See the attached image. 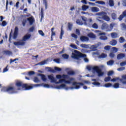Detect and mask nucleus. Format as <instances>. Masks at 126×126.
Segmentation results:
<instances>
[{
    "label": "nucleus",
    "mask_w": 126,
    "mask_h": 126,
    "mask_svg": "<svg viewBox=\"0 0 126 126\" xmlns=\"http://www.w3.org/2000/svg\"><path fill=\"white\" fill-rule=\"evenodd\" d=\"M15 85L18 87L17 89L14 87H8L6 89V91L9 94H15L17 93L18 90H21V87L25 88L26 90H30V89H33V86H29L27 84H24L23 82L20 81L16 82Z\"/></svg>",
    "instance_id": "obj_1"
},
{
    "label": "nucleus",
    "mask_w": 126,
    "mask_h": 126,
    "mask_svg": "<svg viewBox=\"0 0 126 126\" xmlns=\"http://www.w3.org/2000/svg\"><path fill=\"white\" fill-rule=\"evenodd\" d=\"M87 69L88 70H91L93 69V71H95L97 73L98 76H103V75H104V72L102 71V69H101L98 66H95L93 67H91V66H87Z\"/></svg>",
    "instance_id": "obj_2"
},
{
    "label": "nucleus",
    "mask_w": 126,
    "mask_h": 126,
    "mask_svg": "<svg viewBox=\"0 0 126 126\" xmlns=\"http://www.w3.org/2000/svg\"><path fill=\"white\" fill-rule=\"evenodd\" d=\"M74 53H72V58L76 60H78L80 58H86V55L83 54L77 50L74 51Z\"/></svg>",
    "instance_id": "obj_3"
},
{
    "label": "nucleus",
    "mask_w": 126,
    "mask_h": 126,
    "mask_svg": "<svg viewBox=\"0 0 126 126\" xmlns=\"http://www.w3.org/2000/svg\"><path fill=\"white\" fill-rule=\"evenodd\" d=\"M98 15H99V16H102L103 19L104 20H105V21H109L110 20V17L108 16H107V13L105 12H101L99 13H98Z\"/></svg>",
    "instance_id": "obj_4"
},
{
    "label": "nucleus",
    "mask_w": 126,
    "mask_h": 126,
    "mask_svg": "<svg viewBox=\"0 0 126 126\" xmlns=\"http://www.w3.org/2000/svg\"><path fill=\"white\" fill-rule=\"evenodd\" d=\"M73 80H74V78H70L69 80H66L64 79H60L59 82H56V84H59V83H63V82H64V83H66V84H70L71 81H73Z\"/></svg>",
    "instance_id": "obj_5"
},
{
    "label": "nucleus",
    "mask_w": 126,
    "mask_h": 126,
    "mask_svg": "<svg viewBox=\"0 0 126 126\" xmlns=\"http://www.w3.org/2000/svg\"><path fill=\"white\" fill-rule=\"evenodd\" d=\"M72 85L73 86H75V89H79V88H80V86H83V85H84V84L83 83H77L76 82H74L72 83Z\"/></svg>",
    "instance_id": "obj_6"
},
{
    "label": "nucleus",
    "mask_w": 126,
    "mask_h": 126,
    "mask_svg": "<svg viewBox=\"0 0 126 126\" xmlns=\"http://www.w3.org/2000/svg\"><path fill=\"white\" fill-rule=\"evenodd\" d=\"M18 27H15L14 33L13 34V38L14 39H16L18 36Z\"/></svg>",
    "instance_id": "obj_7"
},
{
    "label": "nucleus",
    "mask_w": 126,
    "mask_h": 126,
    "mask_svg": "<svg viewBox=\"0 0 126 126\" xmlns=\"http://www.w3.org/2000/svg\"><path fill=\"white\" fill-rule=\"evenodd\" d=\"M126 17V10L123 12L122 14L120 15L118 18L119 21H122L123 19Z\"/></svg>",
    "instance_id": "obj_8"
},
{
    "label": "nucleus",
    "mask_w": 126,
    "mask_h": 126,
    "mask_svg": "<svg viewBox=\"0 0 126 126\" xmlns=\"http://www.w3.org/2000/svg\"><path fill=\"white\" fill-rule=\"evenodd\" d=\"M80 40L81 42H88V41H89V38L86 36H81L80 37Z\"/></svg>",
    "instance_id": "obj_9"
},
{
    "label": "nucleus",
    "mask_w": 126,
    "mask_h": 126,
    "mask_svg": "<svg viewBox=\"0 0 126 126\" xmlns=\"http://www.w3.org/2000/svg\"><path fill=\"white\" fill-rule=\"evenodd\" d=\"M13 43L15 46H24L25 45V42H24V41L14 42Z\"/></svg>",
    "instance_id": "obj_10"
},
{
    "label": "nucleus",
    "mask_w": 126,
    "mask_h": 126,
    "mask_svg": "<svg viewBox=\"0 0 126 126\" xmlns=\"http://www.w3.org/2000/svg\"><path fill=\"white\" fill-rule=\"evenodd\" d=\"M27 20L29 21L30 25H32L35 22V19H33V17L28 18Z\"/></svg>",
    "instance_id": "obj_11"
},
{
    "label": "nucleus",
    "mask_w": 126,
    "mask_h": 126,
    "mask_svg": "<svg viewBox=\"0 0 126 126\" xmlns=\"http://www.w3.org/2000/svg\"><path fill=\"white\" fill-rule=\"evenodd\" d=\"M126 57V54L124 53L119 54L117 56V60H122V59H124Z\"/></svg>",
    "instance_id": "obj_12"
},
{
    "label": "nucleus",
    "mask_w": 126,
    "mask_h": 126,
    "mask_svg": "<svg viewBox=\"0 0 126 126\" xmlns=\"http://www.w3.org/2000/svg\"><path fill=\"white\" fill-rule=\"evenodd\" d=\"M31 37V34H26L25 36H23L22 38V41H26V40H28V39H30Z\"/></svg>",
    "instance_id": "obj_13"
},
{
    "label": "nucleus",
    "mask_w": 126,
    "mask_h": 126,
    "mask_svg": "<svg viewBox=\"0 0 126 126\" xmlns=\"http://www.w3.org/2000/svg\"><path fill=\"white\" fill-rule=\"evenodd\" d=\"M109 28V25L108 24L105 23H103L101 26V29L102 30H105L106 29H108Z\"/></svg>",
    "instance_id": "obj_14"
},
{
    "label": "nucleus",
    "mask_w": 126,
    "mask_h": 126,
    "mask_svg": "<svg viewBox=\"0 0 126 126\" xmlns=\"http://www.w3.org/2000/svg\"><path fill=\"white\" fill-rule=\"evenodd\" d=\"M88 37H89V38H91V39H95V38H96V35L94 34V33L90 32L88 34Z\"/></svg>",
    "instance_id": "obj_15"
},
{
    "label": "nucleus",
    "mask_w": 126,
    "mask_h": 126,
    "mask_svg": "<svg viewBox=\"0 0 126 126\" xmlns=\"http://www.w3.org/2000/svg\"><path fill=\"white\" fill-rule=\"evenodd\" d=\"M48 78L51 80V82H56V81H57L56 79L54 77V76L50 75L48 76Z\"/></svg>",
    "instance_id": "obj_16"
},
{
    "label": "nucleus",
    "mask_w": 126,
    "mask_h": 126,
    "mask_svg": "<svg viewBox=\"0 0 126 126\" xmlns=\"http://www.w3.org/2000/svg\"><path fill=\"white\" fill-rule=\"evenodd\" d=\"M118 44V41L116 40L115 39H113L110 41V45L112 46H116Z\"/></svg>",
    "instance_id": "obj_17"
},
{
    "label": "nucleus",
    "mask_w": 126,
    "mask_h": 126,
    "mask_svg": "<svg viewBox=\"0 0 126 126\" xmlns=\"http://www.w3.org/2000/svg\"><path fill=\"white\" fill-rule=\"evenodd\" d=\"M91 10L93 12H98V11H99V8L96 7H92L91 8Z\"/></svg>",
    "instance_id": "obj_18"
},
{
    "label": "nucleus",
    "mask_w": 126,
    "mask_h": 126,
    "mask_svg": "<svg viewBox=\"0 0 126 126\" xmlns=\"http://www.w3.org/2000/svg\"><path fill=\"white\" fill-rule=\"evenodd\" d=\"M45 63H47V60H44L43 61L36 64L35 65H44V64H45Z\"/></svg>",
    "instance_id": "obj_19"
},
{
    "label": "nucleus",
    "mask_w": 126,
    "mask_h": 126,
    "mask_svg": "<svg viewBox=\"0 0 126 126\" xmlns=\"http://www.w3.org/2000/svg\"><path fill=\"white\" fill-rule=\"evenodd\" d=\"M111 36L113 39H115V38H118V34L116 32H112L111 33Z\"/></svg>",
    "instance_id": "obj_20"
},
{
    "label": "nucleus",
    "mask_w": 126,
    "mask_h": 126,
    "mask_svg": "<svg viewBox=\"0 0 126 126\" xmlns=\"http://www.w3.org/2000/svg\"><path fill=\"white\" fill-rule=\"evenodd\" d=\"M89 8V6L86 5H83L82 6V9L83 10V11H86V10L88 9Z\"/></svg>",
    "instance_id": "obj_21"
},
{
    "label": "nucleus",
    "mask_w": 126,
    "mask_h": 126,
    "mask_svg": "<svg viewBox=\"0 0 126 126\" xmlns=\"http://www.w3.org/2000/svg\"><path fill=\"white\" fill-rule=\"evenodd\" d=\"M111 17L113 20H116V19H117V14L115 13H112L111 14Z\"/></svg>",
    "instance_id": "obj_22"
},
{
    "label": "nucleus",
    "mask_w": 126,
    "mask_h": 126,
    "mask_svg": "<svg viewBox=\"0 0 126 126\" xmlns=\"http://www.w3.org/2000/svg\"><path fill=\"white\" fill-rule=\"evenodd\" d=\"M66 85L64 84H63L59 86H57L56 87V88H57V89H61V88H64V87H65Z\"/></svg>",
    "instance_id": "obj_23"
},
{
    "label": "nucleus",
    "mask_w": 126,
    "mask_h": 126,
    "mask_svg": "<svg viewBox=\"0 0 126 126\" xmlns=\"http://www.w3.org/2000/svg\"><path fill=\"white\" fill-rule=\"evenodd\" d=\"M62 57L64 60H68V58H69V55L66 54H64L62 55Z\"/></svg>",
    "instance_id": "obj_24"
},
{
    "label": "nucleus",
    "mask_w": 126,
    "mask_h": 126,
    "mask_svg": "<svg viewBox=\"0 0 126 126\" xmlns=\"http://www.w3.org/2000/svg\"><path fill=\"white\" fill-rule=\"evenodd\" d=\"M67 74L68 75H74V74H75V72H74V71L70 70L67 72Z\"/></svg>",
    "instance_id": "obj_25"
},
{
    "label": "nucleus",
    "mask_w": 126,
    "mask_h": 126,
    "mask_svg": "<svg viewBox=\"0 0 126 126\" xmlns=\"http://www.w3.org/2000/svg\"><path fill=\"white\" fill-rule=\"evenodd\" d=\"M99 39L100 40H102L103 41H105L106 40H108V37L106 36H101L100 37H99Z\"/></svg>",
    "instance_id": "obj_26"
},
{
    "label": "nucleus",
    "mask_w": 126,
    "mask_h": 126,
    "mask_svg": "<svg viewBox=\"0 0 126 126\" xmlns=\"http://www.w3.org/2000/svg\"><path fill=\"white\" fill-rule=\"evenodd\" d=\"M100 59H105V58H107V54H105V53H102L99 56Z\"/></svg>",
    "instance_id": "obj_27"
},
{
    "label": "nucleus",
    "mask_w": 126,
    "mask_h": 126,
    "mask_svg": "<svg viewBox=\"0 0 126 126\" xmlns=\"http://www.w3.org/2000/svg\"><path fill=\"white\" fill-rule=\"evenodd\" d=\"M4 53L6 55H8L9 56H10V55H12V52H11V51H10L9 50H5L4 51Z\"/></svg>",
    "instance_id": "obj_28"
},
{
    "label": "nucleus",
    "mask_w": 126,
    "mask_h": 126,
    "mask_svg": "<svg viewBox=\"0 0 126 126\" xmlns=\"http://www.w3.org/2000/svg\"><path fill=\"white\" fill-rule=\"evenodd\" d=\"M114 61L113 60H110L108 62H107V64L108 65H113L114 64Z\"/></svg>",
    "instance_id": "obj_29"
},
{
    "label": "nucleus",
    "mask_w": 126,
    "mask_h": 126,
    "mask_svg": "<svg viewBox=\"0 0 126 126\" xmlns=\"http://www.w3.org/2000/svg\"><path fill=\"white\" fill-rule=\"evenodd\" d=\"M41 21H42V19L44 18V10L43 9V8H41Z\"/></svg>",
    "instance_id": "obj_30"
},
{
    "label": "nucleus",
    "mask_w": 126,
    "mask_h": 126,
    "mask_svg": "<svg viewBox=\"0 0 126 126\" xmlns=\"http://www.w3.org/2000/svg\"><path fill=\"white\" fill-rule=\"evenodd\" d=\"M76 23L79 24V25H83V22H82V21L79 19L77 20Z\"/></svg>",
    "instance_id": "obj_31"
},
{
    "label": "nucleus",
    "mask_w": 126,
    "mask_h": 126,
    "mask_svg": "<svg viewBox=\"0 0 126 126\" xmlns=\"http://www.w3.org/2000/svg\"><path fill=\"white\" fill-rule=\"evenodd\" d=\"M110 80H111V77L110 76L106 77L104 79L105 82H109Z\"/></svg>",
    "instance_id": "obj_32"
},
{
    "label": "nucleus",
    "mask_w": 126,
    "mask_h": 126,
    "mask_svg": "<svg viewBox=\"0 0 126 126\" xmlns=\"http://www.w3.org/2000/svg\"><path fill=\"white\" fill-rule=\"evenodd\" d=\"M53 61L57 63H61V59L60 58L54 59Z\"/></svg>",
    "instance_id": "obj_33"
},
{
    "label": "nucleus",
    "mask_w": 126,
    "mask_h": 126,
    "mask_svg": "<svg viewBox=\"0 0 126 126\" xmlns=\"http://www.w3.org/2000/svg\"><path fill=\"white\" fill-rule=\"evenodd\" d=\"M41 79L43 80V81H46L47 80V78H46V76L44 74H41Z\"/></svg>",
    "instance_id": "obj_34"
},
{
    "label": "nucleus",
    "mask_w": 126,
    "mask_h": 126,
    "mask_svg": "<svg viewBox=\"0 0 126 126\" xmlns=\"http://www.w3.org/2000/svg\"><path fill=\"white\" fill-rule=\"evenodd\" d=\"M113 87L114 88H115L116 89L119 88L120 87V84L116 83L115 84H114V85H113Z\"/></svg>",
    "instance_id": "obj_35"
},
{
    "label": "nucleus",
    "mask_w": 126,
    "mask_h": 126,
    "mask_svg": "<svg viewBox=\"0 0 126 126\" xmlns=\"http://www.w3.org/2000/svg\"><path fill=\"white\" fill-rule=\"evenodd\" d=\"M68 28L70 31H71V29H72V24H70V23H68Z\"/></svg>",
    "instance_id": "obj_36"
},
{
    "label": "nucleus",
    "mask_w": 126,
    "mask_h": 126,
    "mask_svg": "<svg viewBox=\"0 0 126 126\" xmlns=\"http://www.w3.org/2000/svg\"><path fill=\"white\" fill-rule=\"evenodd\" d=\"M38 33L42 37H44V36H45V33H44V32H43V31H42V30H39L38 31Z\"/></svg>",
    "instance_id": "obj_37"
},
{
    "label": "nucleus",
    "mask_w": 126,
    "mask_h": 126,
    "mask_svg": "<svg viewBox=\"0 0 126 126\" xmlns=\"http://www.w3.org/2000/svg\"><path fill=\"white\" fill-rule=\"evenodd\" d=\"M93 85H94V86H99V85H101V83L99 82H93L92 83Z\"/></svg>",
    "instance_id": "obj_38"
},
{
    "label": "nucleus",
    "mask_w": 126,
    "mask_h": 126,
    "mask_svg": "<svg viewBox=\"0 0 126 126\" xmlns=\"http://www.w3.org/2000/svg\"><path fill=\"white\" fill-rule=\"evenodd\" d=\"M93 28H94V29H98V25L96 24V23H94V24L92 25Z\"/></svg>",
    "instance_id": "obj_39"
},
{
    "label": "nucleus",
    "mask_w": 126,
    "mask_h": 126,
    "mask_svg": "<svg viewBox=\"0 0 126 126\" xmlns=\"http://www.w3.org/2000/svg\"><path fill=\"white\" fill-rule=\"evenodd\" d=\"M33 81L35 83H38V82H40V80H39V79H38V77H34V78L33 79Z\"/></svg>",
    "instance_id": "obj_40"
},
{
    "label": "nucleus",
    "mask_w": 126,
    "mask_h": 126,
    "mask_svg": "<svg viewBox=\"0 0 126 126\" xmlns=\"http://www.w3.org/2000/svg\"><path fill=\"white\" fill-rule=\"evenodd\" d=\"M48 69V71H50V72H53L55 73L56 72V71L54 69H52V68L47 67Z\"/></svg>",
    "instance_id": "obj_41"
},
{
    "label": "nucleus",
    "mask_w": 126,
    "mask_h": 126,
    "mask_svg": "<svg viewBox=\"0 0 126 126\" xmlns=\"http://www.w3.org/2000/svg\"><path fill=\"white\" fill-rule=\"evenodd\" d=\"M112 84L108 83L107 84H105L104 85L105 87H106V88H109V87H111V86H112Z\"/></svg>",
    "instance_id": "obj_42"
},
{
    "label": "nucleus",
    "mask_w": 126,
    "mask_h": 126,
    "mask_svg": "<svg viewBox=\"0 0 126 126\" xmlns=\"http://www.w3.org/2000/svg\"><path fill=\"white\" fill-rule=\"evenodd\" d=\"M125 38H124V37H121L119 38L120 43H124V42H125Z\"/></svg>",
    "instance_id": "obj_43"
},
{
    "label": "nucleus",
    "mask_w": 126,
    "mask_h": 126,
    "mask_svg": "<svg viewBox=\"0 0 126 126\" xmlns=\"http://www.w3.org/2000/svg\"><path fill=\"white\" fill-rule=\"evenodd\" d=\"M34 30H35V27L32 26L29 29V31L30 32H33V31H34Z\"/></svg>",
    "instance_id": "obj_44"
},
{
    "label": "nucleus",
    "mask_w": 126,
    "mask_h": 126,
    "mask_svg": "<svg viewBox=\"0 0 126 126\" xmlns=\"http://www.w3.org/2000/svg\"><path fill=\"white\" fill-rule=\"evenodd\" d=\"M115 5L114 3V0H109V5L110 6H114Z\"/></svg>",
    "instance_id": "obj_45"
},
{
    "label": "nucleus",
    "mask_w": 126,
    "mask_h": 126,
    "mask_svg": "<svg viewBox=\"0 0 126 126\" xmlns=\"http://www.w3.org/2000/svg\"><path fill=\"white\" fill-rule=\"evenodd\" d=\"M95 3H98V4H105V2L103 1H97Z\"/></svg>",
    "instance_id": "obj_46"
},
{
    "label": "nucleus",
    "mask_w": 126,
    "mask_h": 126,
    "mask_svg": "<svg viewBox=\"0 0 126 126\" xmlns=\"http://www.w3.org/2000/svg\"><path fill=\"white\" fill-rule=\"evenodd\" d=\"M68 77H69L68 75H65V74L62 75V78H63V79H67Z\"/></svg>",
    "instance_id": "obj_47"
},
{
    "label": "nucleus",
    "mask_w": 126,
    "mask_h": 126,
    "mask_svg": "<svg viewBox=\"0 0 126 126\" xmlns=\"http://www.w3.org/2000/svg\"><path fill=\"white\" fill-rule=\"evenodd\" d=\"M126 69V67H121L117 69V70L119 71H122L123 70H125Z\"/></svg>",
    "instance_id": "obj_48"
},
{
    "label": "nucleus",
    "mask_w": 126,
    "mask_h": 126,
    "mask_svg": "<svg viewBox=\"0 0 126 126\" xmlns=\"http://www.w3.org/2000/svg\"><path fill=\"white\" fill-rule=\"evenodd\" d=\"M70 47L75 50H77V46L76 45L71 44Z\"/></svg>",
    "instance_id": "obj_49"
},
{
    "label": "nucleus",
    "mask_w": 126,
    "mask_h": 126,
    "mask_svg": "<svg viewBox=\"0 0 126 126\" xmlns=\"http://www.w3.org/2000/svg\"><path fill=\"white\" fill-rule=\"evenodd\" d=\"M27 22V20L26 19H24L22 21V25L23 26H25V25H26V23Z\"/></svg>",
    "instance_id": "obj_50"
},
{
    "label": "nucleus",
    "mask_w": 126,
    "mask_h": 126,
    "mask_svg": "<svg viewBox=\"0 0 126 126\" xmlns=\"http://www.w3.org/2000/svg\"><path fill=\"white\" fill-rule=\"evenodd\" d=\"M54 69L56 71H62V68H59L58 67H55Z\"/></svg>",
    "instance_id": "obj_51"
},
{
    "label": "nucleus",
    "mask_w": 126,
    "mask_h": 126,
    "mask_svg": "<svg viewBox=\"0 0 126 126\" xmlns=\"http://www.w3.org/2000/svg\"><path fill=\"white\" fill-rule=\"evenodd\" d=\"M110 49H111V46L107 45L106 46H105L104 49L106 50V51H109L110 50Z\"/></svg>",
    "instance_id": "obj_52"
},
{
    "label": "nucleus",
    "mask_w": 126,
    "mask_h": 126,
    "mask_svg": "<svg viewBox=\"0 0 126 126\" xmlns=\"http://www.w3.org/2000/svg\"><path fill=\"white\" fill-rule=\"evenodd\" d=\"M71 36L73 38H74V39H77V38H78L77 35L75 34V33H72Z\"/></svg>",
    "instance_id": "obj_53"
},
{
    "label": "nucleus",
    "mask_w": 126,
    "mask_h": 126,
    "mask_svg": "<svg viewBox=\"0 0 126 126\" xmlns=\"http://www.w3.org/2000/svg\"><path fill=\"white\" fill-rule=\"evenodd\" d=\"M28 74L29 75H33V74H35V72L33 71H31L28 72Z\"/></svg>",
    "instance_id": "obj_54"
},
{
    "label": "nucleus",
    "mask_w": 126,
    "mask_h": 126,
    "mask_svg": "<svg viewBox=\"0 0 126 126\" xmlns=\"http://www.w3.org/2000/svg\"><path fill=\"white\" fill-rule=\"evenodd\" d=\"M7 24V23H6V21H3L1 24L2 26H6V25Z\"/></svg>",
    "instance_id": "obj_55"
},
{
    "label": "nucleus",
    "mask_w": 126,
    "mask_h": 126,
    "mask_svg": "<svg viewBox=\"0 0 126 126\" xmlns=\"http://www.w3.org/2000/svg\"><path fill=\"white\" fill-rule=\"evenodd\" d=\"M109 56L110 57V58H112V59H113V58H115V54H114V53L113 52H111L110 53Z\"/></svg>",
    "instance_id": "obj_56"
},
{
    "label": "nucleus",
    "mask_w": 126,
    "mask_h": 126,
    "mask_svg": "<svg viewBox=\"0 0 126 126\" xmlns=\"http://www.w3.org/2000/svg\"><path fill=\"white\" fill-rule=\"evenodd\" d=\"M122 28L123 29H124V30H126V25L125 23H123L122 24Z\"/></svg>",
    "instance_id": "obj_57"
},
{
    "label": "nucleus",
    "mask_w": 126,
    "mask_h": 126,
    "mask_svg": "<svg viewBox=\"0 0 126 126\" xmlns=\"http://www.w3.org/2000/svg\"><path fill=\"white\" fill-rule=\"evenodd\" d=\"M114 74V71H110L108 72L107 75H108V76H110L111 75H112V74Z\"/></svg>",
    "instance_id": "obj_58"
},
{
    "label": "nucleus",
    "mask_w": 126,
    "mask_h": 126,
    "mask_svg": "<svg viewBox=\"0 0 126 126\" xmlns=\"http://www.w3.org/2000/svg\"><path fill=\"white\" fill-rule=\"evenodd\" d=\"M56 36V32H51V39L53 40V37Z\"/></svg>",
    "instance_id": "obj_59"
},
{
    "label": "nucleus",
    "mask_w": 126,
    "mask_h": 126,
    "mask_svg": "<svg viewBox=\"0 0 126 126\" xmlns=\"http://www.w3.org/2000/svg\"><path fill=\"white\" fill-rule=\"evenodd\" d=\"M44 3L45 6V9H47V8H48V2H47V0H44Z\"/></svg>",
    "instance_id": "obj_60"
},
{
    "label": "nucleus",
    "mask_w": 126,
    "mask_h": 126,
    "mask_svg": "<svg viewBox=\"0 0 126 126\" xmlns=\"http://www.w3.org/2000/svg\"><path fill=\"white\" fill-rule=\"evenodd\" d=\"M119 80L123 83V84H126V81H124L123 79H120Z\"/></svg>",
    "instance_id": "obj_61"
},
{
    "label": "nucleus",
    "mask_w": 126,
    "mask_h": 126,
    "mask_svg": "<svg viewBox=\"0 0 126 126\" xmlns=\"http://www.w3.org/2000/svg\"><path fill=\"white\" fill-rule=\"evenodd\" d=\"M80 47H81L82 48H87V45L82 44L80 45Z\"/></svg>",
    "instance_id": "obj_62"
},
{
    "label": "nucleus",
    "mask_w": 126,
    "mask_h": 126,
    "mask_svg": "<svg viewBox=\"0 0 126 126\" xmlns=\"http://www.w3.org/2000/svg\"><path fill=\"white\" fill-rule=\"evenodd\" d=\"M76 34L77 35H80V31L78 29H76Z\"/></svg>",
    "instance_id": "obj_63"
},
{
    "label": "nucleus",
    "mask_w": 126,
    "mask_h": 126,
    "mask_svg": "<svg viewBox=\"0 0 126 126\" xmlns=\"http://www.w3.org/2000/svg\"><path fill=\"white\" fill-rule=\"evenodd\" d=\"M56 78H57L58 79H61V78H62V76L61 75H57Z\"/></svg>",
    "instance_id": "obj_64"
}]
</instances>
